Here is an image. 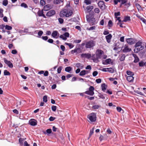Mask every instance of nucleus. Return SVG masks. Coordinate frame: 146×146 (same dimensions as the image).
<instances>
[{
  "instance_id": "nucleus-58",
  "label": "nucleus",
  "mask_w": 146,
  "mask_h": 146,
  "mask_svg": "<svg viewBox=\"0 0 146 146\" xmlns=\"http://www.w3.org/2000/svg\"><path fill=\"white\" fill-rule=\"evenodd\" d=\"M46 132L48 133H50L52 132V130L51 129H49L46 130Z\"/></svg>"
},
{
  "instance_id": "nucleus-18",
  "label": "nucleus",
  "mask_w": 146,
  "mask_h": 146,
  "mask_svg": "<svg viewBox=\"0 0 146 146\" xmlns=\"http://www.w3.org/2000/svg\"><path fill=\"white\" fill-rule=\"evenodd\" d=\"M127 80L129 82H132L133 81L134 78L133 76H129L127 77Z\"/></svg>"
},
{
  "instance_id": "nucleus-45",
  "label": "nucleus",
  "mask_w": 146,
  "mask_h": 146,
  "mask_svg": "<svg viewBox=\"0 0 146 146\" xmlns=\"http://www.w3.org/2000/svg\"><path fill=\"white\" fill-rule=\"evenodd\" d=\"M75 49L76 51V53L77 54L80 53L81 52V50L80 48H78L76 49Z\"/></svg>"
},
{
  "instance_id": "nucleus-12",
  "label": "nucleus",
  "mask_w": 146,
  "mask_h": 146,
  "mask_svg": "<svg viewBox=\"0 0 146 146\" xmlns=\"http://www.w3.org/2000/svg\"><path fill=\"white\" fill-rule=\"evenodd\" d=\"M55 13L54 10H52L48 12L46 14V15L48 17H51L54 15Z\"/></svg>"
},
{
  "instance_id": "nucleus-38",
  "label": "nucleus",
  "mask_w": 146,
  "mask_h": 146,
  "mask_svg": "<svg viewBox=\"0 0 146 146\" xmlns=\"http://www.w3.org/2000/svg\"><path fill=\"white\" fill-rule=\"evenodd\" d=\"M3 10L2 9H0V17L2 18L3 17Z\"/></svg>"
},
{
  "instance_id": "nucleus-20",
  "label": "nucleus",
  "mask_w": 146,
  "mask_h": 146,
  "mask_svg": "<svg viewBox=\"0 0 146 146\" xmlns=\"http://www.w3.org/2000/svg\"><path fill=\"white\" fill-rule=\"evenodd\" d=\"M76 66L78 68L82 69L84 67V65L80 63H77L76 64Z\"/></svg>"
},
{
  "instance_id": "nucleus-24",
  "label": "nucleus",
  "mask_w": 146,
  "mask_h": 146,
  "mask_svg": "<svg viewBox=\"0 0 146 146\" xmlns=\"http://www.w3.org/2000/svg\"><path fill=\"white\" fill-rule=\"evenodd\" d=\"M72 69V68L70 66H68L66 67L65 68V71L68 72H70V71H71Z\"/></svg>"
},
{
  "instance_id": "nucleus-14",
  "label": "nucleus",
  "mask_w": 146,
  "mask_h": 146,
  "mask_svg": "<svg viewBox=\"0 0 146 146\" xmlns=\"http://www.w3.org/2000/svg\"><path fill=\"white\" fill-rule=\"evenodd\" d=\"M126 41L130 44H133L135 42L134 40L132 38H127L126 40Z\"/></svg>"
},
{
  "instance_id": "nucleus-62",
  "label": "nucleus",
  "mask_w": 146,
  "mask_h": 146,
  "mask_svg": "<svg viewBox=\"0 0 146 146\" xmlns=\"http://www.w3.org/2000/svg\"><path fill=\"white\" fill-rule=\"evenodd\" d=\"M99 140L100 141H102L104 139V137L102 135H100V137L99 138Z\"/></svg>"
},
{
  "instance_id": "nucleus-42",
  "label": "nucleus",
  "mask_w": 146,
  "mask_h": 146,
  "mask_svg": "<svg viewBox=\"0 0 146 146\" xmlns=\"http://www.w3.org/2000/svg\"><path fill=\"white\" fill-rule=\"evenodd\" d=\"M98 96L100 98L102 99H105V98L104 96L103 95L100 93H99V94H98Z\"/></svg>"
},
{
  "instance_id": "nucleus-17",
  "label": "nucleus",
  "mask_w": 146,
  "mask_h": 146,
  "mask_svg": "<svg viewBox=\"0 0 146 146\" xmlns=\"http://www.w3.org/2000/svg\"><path fill=\"white\" fill-rule=\"evenodd\" d=\"M111 38L112 35L111 34H110L106 36V38L108 43H110V42Z\"/></svg>"
},
{
  "instance_id": "nucleus-8",
  "label": "nucleus",
  "mask_w": 146,
  "mask_h": 146,
  "mask_svg": "<svg viewBox=\"0 0 146 146\" xmlns=\"http://www.w3.org/2000/svg\"><path fill=\"white\" fill-rule=\"evenodd\" d=\"M69 34L68 33L66 32L64 34L61 35L60 36V38L64 40L67 39V38L69 37Z\"/></svg>"
},
{
  "instance_id": "nucleus-33",
  "label": "nucleus",
  "mask_w": 146,
  "mask_h": 146,
  "mask_svg": "<svg viewBox=\"0 0 146 146\" xmlns=\"http://www.w3.org/2000/svg\"><path fill=\"white\" fill-rule=\"evenodd\" d=\"M96 27L95 26L91 27L90 28H87V30L89 31L93 30L95 29Z\"/></svg>"
},
{
  "instance_id": "nucleus-60",
  "label": "nucleus",
  "mask_w": 146,
  "mask_h": 146,
  "mask_svg": "<svg viewBox=\"0 0 146 146\" xmlns=\"http://www.w3.org/2000/svg\"><path fill=\"white\" fill-rule=\"evenodd\" d=\"M5 26L4 25L2 24L1 25H0V29H1L3 30L5 27Z\"/></svg>"
},
{
  "instance_id": "nucleus-53",
  "label": "nucleus",
  "mask_w": 146,
  "mask_h": 146,
  "mask_svg": "<svg viewBox=\"0 0 146 146\" xmlns=\"http://www.w3.org/2000/svg\"><path fill=\"white\" fill-rule=\"evenodd\" d=\"M108 25L110 27H111L112 26V22L111 20L109 21L108 22Z\"/></svg>"
},
{
  "instance_id": "nucleus-27",
  "label": "nucleus",
  "mask_w": 146,
  "mask_h": 146,
  "mask_svg": "<svg viewBox=\"0 0 146 146\" xmlns=\"http://www.w3.org/2000/svg\"><path fill=\"white\" fill-rule=\"evenodd\" d=\"M10 73L7 70H5L4 71V76H10Z\"/></svg>"
},
{
  "instance_id": "nucleus-21",
  "label": "nucleus",
  "mask_w": 146,
  "mask_h": 146,
  "mask_svg": "<svg viewBox=\"0 0 146 146\" xmlns=\"http://www.w3.org/2000/svg\"><path fill=\"white\" fill-rule=\"evenodd\" d=\"M101 106L100 105H95L92 106V108L94 110H97Z\"/></svg>"
},
{
  "instance_id": "nucleus-47",
  "label": "nucleus",
  "mask_w": 146,
  "mask_h": 146,
  "mask_svg": "<svg viewBox=\"0 0 146 146\" xmlns=\"http://www.w3.org/2000/svg\"><path fill=\"white\" fill-rule=\"evenodd\" d=\"M41 5H44L45 4V1L44 0H41L40 2Z\"/></svg>"
},
{
  "instance_id": "nucleus-54",
  "label": "nucleus",
  "mask_w": 146,
  "mask_h": 146,
  "mask_svg": "<svg viewBox=\"0 0 146 146\" xmlns=\"http://www.w3.org/2000/svg\"><path fill=\"white\" fill-rule=\"evenodd\" d=\"M96 81L97 83H100L101 82V80L100 78L96 80Z\"/></svg>"
},
{
  "instance_id": "nucleus-2",
  "label": "nucleus",
  "mask_w": 146,
  "mask_h": 146,
  "mask_svg": "<svg viewBox=\"0 0 146 146\" xmlns=\"http://www.w3.org/2000/svg\"><path fill=\"white\" fill-rule=\"evenodd\" d=\"M142 42L140 41L136 43L135 46V48L134 49L135 52L138 53L140 50H143L144 48V46L142 45Z\"/></svg>"
},
{
  "instance_id": "nucleus-13",
  "label": "nucleus",
  "mask_w": 146,
  "mask_h": 146,
  "mask_svg": "<svg viewBox=\"0 0 146 146\" xmlns=\"http://www.w3.org/2000/svg\"><path fill=\"white\" fill-rule=\"evenodd\" d=\"M81 56L82 58H89L91 57V55L88 53H83L81 54Z\"/></svg>"
},
{
  "instance_id": "nucleus-30",
  "label": "nucleus",
  "mask_w": 146,
  "mask_h": 146,
  "mask_svg": "<svg viewBox=\"0 0 146 146\" xmlns=\"http://www.w3.org/2000/svg\"><path fill=\"white\" fill-rule=\"evenodd\" d=\"M120 60L121 61H123L124 60L125 58V56L124 54L121 55L119 56Z\"/></svg>"
},
{
  "instance_id": "nucleus-4",
  "label": "nucleus",
  "mask_w": 146,
  "mask_h": 146,
  "mask_svg": "<svg viewBox=\"0 0 146 146\" xmlns=\"http://www.w3.org/2000/svg\"><path fill=\"white\" fill-rule=\"evenodd\" d=\"M96 114L95 113H91L88 115V117L92 122H94L96 120Z\"/></svg>"
},
{
  "instance_id": "nucleus-59",
  "label": "nucleus",
  "mask_w": 146,
  "mask_h": 146,
  "mask_svg": "<svg viewBox=\"0 0 146 146\" xmlns=\"http://www.w3.org/2000/svg\"><path fill=\"white\" fill-rule=\"evenodd\" d=\"M24 146H30L29 144L26 141H25L24 142Z\"/></svg>"
},
{
  "instance_id": "nucleus-36",
  "label": "nucleus",
  "mask_w": 146,
  "mask_h": 146,
  "mask_svg": "<svg viewBox=\"0 0 146 146\" xmlns=\"http://www.w3.org/2000/svg\"><path fill=\"white\" fill-rule=\"evenodd\" d=\"M43 34V32L42 31H39L38 32V37H40L42 35V34Z\"/></svg>"
},
{
  "instance_id": "nucleus-51",
  "label": "nucleus",
  "mask_w": 146,
  "mask_h": 146,
  "mask_svg": "<svg viewBox=\"0 0 146 146\" xmlns=\"http://www.w3.org/2000/svg\"><path fill=\"white\" fill-rule=\"evenodd\" d=\"M11 52L13 54H16L17 53V51L16 50H12Z\"/></svg>"
},
{
  "instance_id": "nucleus-19",
  "label": "nucleus",
  "mask_w": 146,
  "mask_h": 146,
  "mask_svg": "<svg viewBox=\"0 0 146 146\" xmlns=\"http://www.w3.org/2000/svg\"><path fill=\"white\" fill-rule=\"evenodd\" d=\"M43 10H42L41 11H39L38 12V14L39 16H42L44 18H46L44 15L43 13Z\"/></svg>"
},
{
  "instance_id": "nucleus-26",
  "label": "nucleus",
  "mask_w": 146,
  "mask_h": 146,
  "mask_svg": "<svg viewBox=\"0 0 146 146\" xmlns=\"http://www.w3.org/2000/svg\"><path fill=\"white\" fill-rule=\"evenodd\" d=\"M126 73L129 76H133L134 74L133 72L130 70H127V71Z\"/></svg>"
},
{
  "instance_id": "nucleus-32",
  "label": "nucleus",
  "mask_w": 146,
  "mask_h": 146,
  "mask_svg": "<svg viewBox=\"0 0 146 146\" xmlns=\"http://www.w3.org/2000/svg\"><path fill=\"white\" fill-rule=\"evenodd\" d=\"M62 0H54V3L55 4H59L62 2Z\"/></svg>"
},
{
  "instance_id": "nucleus-29",
  "label": "nucleus",
  "mask_w": 146,
  "mask_h": 146,
  "mask_svg": "<svg viewBox=\"0 0 146 146\" xmlns=\"http://www.w3.org/2000/svg\"><path fill=\"white\" fill-rule=\"evenodd\" d=\"M93 8V7L92 6L89 5L86 7V9L88 11H91Z\"/></svg>"
},
{
  "instance_id": "nucleus-39",
  "label": "nucleus",
  "mask_w": 146,
  "mask_h": 146,
  "mask_svg": "<svg viewBox=\"0 0 146 146\" xmlns=\"http://www.w3.org/2000/svg\"><path fill=\"white\" fill-rule=\"evenodd\" d=\"M84 3L87 5H88L91 4V1L90 0H85L84 1Z\"/></svg>"
},
{
  "instance_id": "nucleus-41",
  "label": "nucleus",
  "mask_w": 146,
  "mask_h": 146,
  "mask_svg": "<svg viewBox=\"0 0 146 146\" xmlns=\"http://www.w3.org/2000/svg\"><path fill=\"white\" fill-rule=\"evenodd\" d=\"M21 6L24 7L25 8H26L28 7L27 5L25 3H22L21 4Z\"/></svg>"
},
{
  "instance_id": "nucleus-34",
  "label": "nucleus",
  "mask_w": 146,
  "mask_h": 146,
  "mask_svg": "<svg viewBox=\"0 0 146 146\" xmlns=\"http://www.w3.org/2000/svg\"><path fill=\"white\" fill-rule=\"evenodd\" d=\"M12 27L11 26H9L8 25H6L5 26V29L7 30H11L12 29Z\"/></svg>"
},
{
  "instance_id": "nucleus-9",
  "label": "nucleus",
  "mask_w": 146,
  "mask_h": 146,
  "mask_svg": "<svg viewBox=\"0 0 146 146\" xmlns=\"http://www.w3.org/2000/svg\"><path fill=\"white\" fill-rule=\"evenodd\" d=\"M29 123L31 125L34 126L36 125V121L34 119H31L29 121Z\"/></svg>"
},
{
  "instance_id": "nucleus-25",
  "label": "nucleus",
  "mask_w": 146,
  "mask_h": 146,
  "mask_svg": "<svg viewBox=\"0 0 146 146\" xmlns=\"http://www.w3.org/2000/svg\"><path fill=\"white\" fill-rule=\"evenodd\" d=\"M130 20V17L129 16H127L125 17L124 19L122 21L123 22H126Z\"/></svg>"
},
{
  "instance_id": "nucleus-6",
  "label": "nucleus",
  "mask_w": 146,
  "mask_h": 146,
  "mask_svg": "<svg viewBox=\"0 0 146 146\" xmlns=\"http://www.w3.org/2000/svg\"><path fill=\"white\" fill-rule=\"evenodd\" d=\"M122 50L123 52H127L131 51V49L129 47L127 44H125L122 47Z\"/></svg>"
},
{
  "instance_id": "nucleus-15",
  "label": "nucleus",
  "mask_w": 146,
  "mask_h": 146,
  "mask_svg": "<svg viewBox=\"0 0 146 146\" xmlns=\"http://www.w3.org/2000/svg\"><path fill=\"white\" fill-rule=\"evenodd\" d=\"M59 35V34L58 33L57 31H54L52 34V36L54 38H57L58 37L57 36Z\"/></svg>"
},
{
  "instance_id": "nucleus-35",
  "label": "nucleus",
  "mask_w": 146,
  "mask_h": 146,
  "mask_svg": "<svg viewBox=\"0 0 146 146\" xmlns=\"http://www.w3.org/2000/svg\"><path fill=\"white\" fill-rule=\"evenodd\" d=\"M108 72L111 73H113L114 72V70L112 68H108Z\"/></svg>"
},
{
  "instance_id": "nucleus-46",
  "label": "nucleus",
  "mask_w": 146,
  "mask_h": 146,
  "mask_svg": "<svg viewBox=\"0 0 146 146\" xmlns=\"http://www.w3.org/2000/svg\"><path fill=\"white\" fill-rule=\"evenodd\" d=\"M47 97L46 96H44L43 97V101L45 102H46L47 101Z\"/></svg>"
},
{
  "instance_id": "nucleus-23",
  "label": "nucleus",
  "mask_w": 146,
  "mask_h": 146,
  "mask_svg": "<svg viewBox=\"0 0 146 146\" xmlns=\"http://www.w3.org/2000/svg\"><path fill=\"white\" fill-rule=\"evenodd\" d=\"M111 60L110 58L107 59L105 60V62H103V64L105 65L108 64H109Z\"/></svg>"
},
{
  "instance_id": "nucleus-44",
  "label": "nucleus",
  "mask_w": 146,
  "mask_h": 146,
  "mask_svg": "<svg viewBox=\"0 0 146 146\" xmlns=\"http://www.w3.org/2000/svg\"><path fill=\"white\" fill-rule=\"evenodd\" d=\"M85 75L84 70H82L80 73L79 75L80 76H83Z\"/></svg>"
},
{
  "instance_id": "nucleus-63",
  "label": "nucleus",
  "mask_w": 146,
  "mask_h": 146,
  "mask_svg": "<svg viewBox=\"0 0 146 146\" xmlns=\"http://www.w3.org/2000/svg\"><path fill=\"white\" fill-rule=\"evenodd\" d=\"M141 20L146 25V20L144 18H142L141 19Z\"/></svg>"
},
{
  "instance_id": "nucleus-50",
  "label": "nucleus",
  "mask_w": 146,
  "mask_h": 146,
  "mask_svg": "<svg viewBox=\"0 0 146 146\" xmlns=\"http://www.w3.org/2000/svg\"><path fill=\"white\" fill-rule=\"evenodd\" d=\"M58 20L60 24H62L63 23L64 20L63 19L61 18H59L58 19Z\"/></svg>"
},
{
  "instance_id": "nucleus-5",
  "label": "nucleus",
  "mask_w": 146,
  "mask_h": 146,
  "mask_svg": "<svg viewBox=\"0 0 146 146\" xmlns=\"http://www.w3.org/2000/svg\"><path fill=\"white\" fill-rule=\"evenodd\" d=\"M94 88L92 86H90L89 88V90L85 92V93L86 94L93 96L94 94Z\"/></svg>"
},
{
  "instance_id": "nucleus-55",
  "label": "nucleus",
  "mask_w": 146,
  "mask_h": 146,
  "mask_svg": "<svg viewBox=\"0 0 146 146\" xmlns=\"http://www.w3.org/2000/svg\"><path fill=\"white\" fill-rule=\"evenodd\" d=\"M55 119V117L51 116L49 118V120L50 121H54Z\"/></svg>"
},
{
  "instance_id": "nucleus-64",
  "label": "nucleus",
  "mask_w": 146,
  "mask_h": 146,
  "mask_svg": "<svg viewBox=\"0 0 146 146\" xmlns=\"http://www.w3.org/2000/svg\"><path fill=\"white\" fill-rule=\"evenodd\" d=\"M3 19L4 21L5 22H7L8 21L7 18L6 16H5L3 17Z\"/></svg>"
},
{
  "instance_id": "nucleus-22",
  "label": "nucleus",
  "mask_w": 146,
  "mask_h": 146,
  "mask_svg": "<svg viewBox=\"0 0 146 146\" xmlns=\"http://www.w3.org/2000/svg\"><path fill=\"white\" fill-rule=\"evenodd\" d=\"M133 56L135 58L134 62H139V59L137 56L135 54H133Z\"/></svg>"
},
{
  "instance_id": "nucleus-1",
  "label": "nucleus",
  "mask_w": 146,
  "mask_h": 146,
  "mask_svg": "<svg viewBox=\"0 0 146 146\" xmlns=\"http://www.w3.org/2000/svg\"><path fill=\"white\" fill-rule=\"evenodd\" d=\"M72 14V12L71 11H68L66 9H64L62 10L60 13V17H63L71 16Z\"/></svg>"
},
{
  "instance_id": "nucleus-11",
  "label": "nucleus",
  "mask_w": 146,
  "mask_h": 146,
  "mask_svg": "<svg viewBox=\"0 0 146 146\" xmlns=\"http://www.w3.org/2000/svg\"><path fill=\"white\" fill-rule=\"evenodd\" d=\"M98 5L101 9L103 10L105 9V5L103 1H100L98 3Z\"/></svg>"
},
{
  "instance_id": "nucleus-3",
  "label": "nucleus",
  "mask_w": 146,
  "mask_h": 146,
  "mask_svg": "<svg viewBox=\"0 0 146 146\" xmlns=\"http://www.w3.org/2000/svg\"><path fill=\"white\" fill-rule=\"evenodd\" d=\"M95 45V42L91 40L86 42L85 44V47L86 48H90L94 46Z\"/></svg>"
},
{
  "instance_id": "nucleus-57",
  "label": "nucleus",
  "mask_w": 146,
  "mask_h": 146,
  "mask_svg": "<svg viewBox=\"0 0 146 146\" xmlns=\"http://www.w3.org/2000/svg\"><path fill=\"white\" fill-rule=\"evenodd\" d=\"M98 74V72L96 71H94L93 73V76H96Z\"/></svg>"
},
{
  "instance_id": "nucleus-28",
  "label": "nucleus",
  "mask_w": 146,
  "mask_h": 146,
  "mask_svg": "<svg viewBox=\"0 0 146 146\" xmlns=\"http://www.w3.org/2000/svg\"><path fill=\"white\" fill-rule=\"evenodd\" d=\"M101 87L102 90L103 91H105L107 88V86L105 84H102L101 85Z\"/></svg>"
},
{
  "instance_id": "nucleus-40",
  "label": "nucleus",
  "mask_w": 146,
  "mask_h": 146,
  "mask_svg": "<svg viewBox=\"0 0 146 146\" xmlns=\"http://www.w3.org/2000/svg\"><path fill=\"white\" fill-rule=\"evenodd\" d=\"M25 139H24L22 138H20L19 139V142L20 144H23V142L24 141Z\"/></svg>"
},
{
  "instance_id": "nucleus-10",
  "label": "nucleus",
  "mask_w": 146,
  "mask_h": 146,
  "mask_svg": "<svg viewBox=\"0 0 146 146\" xmlns=\"http://www.w3.org/2000/svg\"><path fill=\"white\" fill-rule=\"evenodd\" d=\"M4 62L10 68H12L13 67V64L10 61L8 60H7L6 58H4Z\"/></svg>"
},
{
  "instance_id": "nucleus-37",
  "label": "nucleus",
  "mask_w": 146,
  "mask_h": 146,
  "mask_svg": "<svg viewBox=\"0 0 146 146\" xmlns=\"http://www.w3.org/2000/svg\"><path fill=\"white\" fill-rule=\"evenodd\" d=\"M8 3L7 0H4L3 1V5L4 6H6Z\"/></svg>"
},
{
  "instance_id": "nucleus-49",
  "label": "nucleus",
  "mask_w": 146,
  "mask_h": 146,
  "mask_svg": "<svg viewBox=\"0 0 146 146\" xmlns=\"http://www.w3.org/2000/svg\"><path fill=\"white\" fill-rule=\"evenodd\" d=\"M51 109L53 111H55L56 109V106H53L51 107Z\"/></svg>"
},
{
  "instance_id": "nucleus-16",
  "label": "nucleus",
  "mask_w": 146,
  "mask_h": 146,
  "mask_svg": "<svg viewBox=\"0 0 146 146\" xmlns=\"http://www.w3.org/2000/svg\"><path fill=\"white\" fill-rule=\"evenodd\" d=\"M52 8L51 5H50L48 4L44 6V10L45 11H48Z\"/></svg>"
},
{
  "instance_id": "nucleus-31",
  "label": "nucleus",
  "mask_w": 146,
  "mask_h": 146,
  "mask_svg": "<svg viewBox=\"0 0 146 146\" xmlns=\"http://www.w3.org/2000/svg\"><path fill=\"white\" fill-rule=\"evenodd\" d=\"M94 127H93L92 129L90 130V133L89 136V138H90L92 135L94 131Z\"/></svg>"
},
{
  "instance_id": "nucleus-52",
  "label": "nucleus",
  "mask_w": 146,
  "mask_h": 146,
  "mask_svg": "<svg viewBox=\"0 0 146 146\" xmlns=\"http://www.w3.org/2000/svg\"><path fill=\"white\" fill-rule=\"evenodd\" d=\"M94 12L96 13H99L100 12V10L98 8H95L94 9Z\"/></svg>"
},
{
  "instance_id": "nucleus-7",
  "label": "nucleus",
  "mask_w": 146,
  "mask_h": 146,
  "mask_svg": "<svg viewBox=\"0 0 146 146\" xmlns=\"http://www.w3.org/2000/svg\"><path fill=\"white\" fill-rule=\"evenodd\" d=\"M104 52L103 51L98 50L96 52V55L97 59L102 58Z\"/></svg>"
},
{
  "instance_id": "nucleus-43",
  "label": "nucleus",
  "mask_w": 146,
  "mask_h": 146,
  "mask_svg": "<svg viewBox=\"0 0 146 146\" xmlns=\"http://www.w3.org/2000/svg\"><path fill=\"white\" fill-rule=\"evenodd\" d=\"M135 5L139 11L141 9V7L140 5L139 4H136Z\"/></svg>"
},
{
  "instance_id": "nucleus-56",
  "label": "nucleus",
  "mask_w": 146,
  "mask_h": 146,
  "mask_svg": "<svg viewBox=\"0 0 146 146\" xmlns=\"http://www.w3.org/2000/svg\"><path fill=\"white\" fill-rule=\"evenodd\" d=\"M41 38L43 40H46L48 39V37L47 36H42Z\"/></svg>"
},
{
  "instance_id": "nucleus-48",
  "label": "nucleus",
  "mask_w": 146,
  "mask_h": 146,
  "mask_svg": "<svg viewBox=\"0 0 146 146\" xmlns=\"http://www.w3.org/2000/svg\"><path fill=\"white\" fill-rule=\"evenodd\" d=\"M62 69V67L61 66H60L58 68L57 72L58 73H60Z\"/></svg>"
},
{
  "instance_id": "nucleus-61",
  "label": "nucleus",
  "mask_w": 146,
  "mask_h": 146,
  "mask_svg": "<svg viewBox=\"0 0 146 146\" xmlns=\"http://www.w3.org/2000/svg\"><path fill=\"white\" fill-rule=\"evenodd\" d=\"M101 70L104 72H108V68H103Z\"/></svg>"
}]
</instances>
